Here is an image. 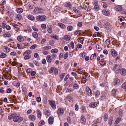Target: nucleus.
I'll use <instances>...</instances> for the list:
<instances>
[{"mask_svg": "<svg viewBox=\"0 0 126 126\" xmlns=\"http://www.w3.org/2000/svg\"><path fill=\"white\" fill-rule=\"evenodd\" d=\"M14 29L15 30H17L18 28V26L16 24L14 25Z\"/></svg>", "mask_w": 126, "mask_h": 126, "instance_id": "nucleus-53", "label": "nucleus"}, {"mask_svg": "<svg viewBox=\"0 0 126 126\" xmlns=\"http://www.w3.org/2000/svg\"><path fill=\"white\" fill-rule=\"evenodd\" d=\"M2 26H3V28H5V27L6 26H7L5 23V22L4 21H3L2 22Z\"/></svg>", "mask_w": 126, "mask_h": 126, "instance_id": "nucleus-55", "label": "nucleus"}, {"mask_svg": "<svg viewBox=\"0 0 126 126\" xmlns=\"http://www.w3.org/2000/svg\"><path fill=\"white\" fill-rule=\"evenodd\" d=\"M37 113L38 117L39 118H40L41 117V112L39 109L37 110Z\"/></svg>", "mask_w": 126, "mask_h": 126, "instance_id": "nucleus-16", "label": "nucleus"}, {"mask_svg": "<svg viewBox=\"0 0 126 126\" xmlns=\"http://www.w3.org/2000/svg\"><path fill=\"white\" fill-rule=\"evenodd\" d=\"M36 18L37 21H42L45 20L47 18V17L45 15H42L37 16Z\"/></svg>", "mask_w": 126, "mask_h": 126, "instance_id": "nucleus-1", "label": "nucleus"}, {"mask_svg": "<svg viewBox=\"0 0 126 126\" xmlns=\"http://www.w3.org/2000/svg\"><path fill=\"white\" fill-rule=\"evenodd\" d=\"M65 6L66 7L71 8L72 7V4L71 3L69 2L65 5Z\"/></svg>", "mask_w": 126, "mask_h": 126, "instance_id": "nucleus-25", "label": "nucleus"}, {"mask_svg": "<svg viewBox=\"0 0 126 126\" xmlns=\"http://www.w3.org/2000/svg\"><path fill=\"white\" fill-rule=\"evenodd\" d=\"M51 56V57L53 59H54L57 57V56L56 54H52Z\"/></svg>", "mask_w": 126, "mask_h": 126, "instance_id": "nucleus-62", "label": "nucleus"}, {"mask_svg": "<svg viewBox=\"0 0 126 126\" xmlns=\"http://www.w3.org/2000/svg\"><path fill=\"white\" fill-rule=\"evenodd\" d=\"M73 28L72 26H70L67 27V30L68 31H72Z\"/></svg>", "mask_w": 126, "mask_h": 126, "instance_id": "nucleus-38", "label": "nucleus"}, {"mask_svg": "<svg viewBox=\"0 0 126 126\" xmlns=\"http://www.w3.org/2000/svg\"><path fill=\"white\" fill-rule=\"evenodd\" d=\"M64 113V111L61 108H59L57 111V114L58 116H60L63 114Z\"/></svg>", "mask_w": 126, "mask_h": 126, "instance_id": "nucleus-10", "label": "nucleus"}, {"mask_svg": "<svg viewBox=\"0 0 126 126\" xmlns=\"http://www.w3.org/2000/svg\"><path fill=\"white\" fill-rule=\"evenodd\" d=\"M16 10L17 13H21L23 11L22 8H17Z\"/></svg>", "mask_w": 126, "mask_h": 126, "instance_id": "nucleus-34", "label": "nucleus"}, {"mask_svg": "<svg viewBox=\"0 0 126 126\" xmlns=\"http://www.w3.org/2000/svg\"><path fill=\"white\" fill-rule=\"evenodd\" d=\"M104 119L105 121H107L108 118V115L107 114H105L104 116Z\"/></svg>", "mask_w": 126, "mask_h": 126, "instance_id": "nucleus-35", "label": "nucleus"}, {"mask_svg": "<svg viewBox=\"0 0 126 126\" xmlns=\"http://www.w3.org/2000/svg\"><path fill=\"white\" fill-rule=\"evenodd\" d=\"M32 36L34 38H37L38 36V35L37 32H34L32 33Z\"/></svg>", "mask_w": 126, "mask_h": 126, "instance_id": "nucleus-27", "label": "nucleus"}, {"mask_svg": "<svg viewBox=\"0 0 126 126\" xmlns=\"http://www.w3.org/2000/svg\"><path fill=\"white\" fill-rule=\"evenodd\" d=\"M43 53L44 55H47L48 53V52L47 51H45L43 50L42 52Z\"/></svg>", "mask_w": 126, "mask_h": 126, "instance_id": "nucleus-52", "label": "nucleus"}, {"mask_svg": "<svg viewBox=\"0 0 126 126\" xmlns=\"http://www.w3.org/2000/svg\"><path fill=\"white\" fill-rule=\"evenodd\" d=\"M82 124L85 125L86 122V120L85 117L83 116H81V117Z\"/></svg>", "mask_w": 126, "mask_h": 126, "instance_id": "nucleus-12", "label": "nucleus"}, {"mask_svg": "<svg viewBox=\"0 0 126 126\" xmlns=\"http://www.w3.org/2000/svg\"><path fill=\"white\" fill-rule=\"evenodd\" d=\"M13 11L9 10L8 9L7 10H6L7 14L10 17H12L13 16Z\"/></svg>", "mask_w": 126, "mask_h": 126, "instance_id": "nucleus-7", "label": "nucleus"}, {"mask_svg": "<svg viewBox=\"0 0 126 126\" xmlns=\"http://www.w3.org/2000/svg\"><path fill=\"white\" fill-rule=\"evenodd\" d=\"M119 113L120 116H122V110L121 109H120L119 110Z\"/></svg>", "mask_w": 126, "mask_h": 126, "instance_id": "nucleus-63", "label": "nucleus"}, {"mask_svg": "<svg viewBox=\"0 0 126 126\" xmlns=\"http://www.w3.org/2000/svg\"><path fill=\"white\" fill-rule=\"evenodd\" d=\"M44 113L46 115L49 116L50 115V113L49 110H45Z\"/></svg>", "mask_w": 126, "mask_h": 126, "instance_id": "nucleus-32", "label": "nucleus"}, {"mask_svg": "<svg viewBox=\"0 0 126 126\" xmlns=\"http://www.w3.org/2000/svg\"><path fill=\"white\" fill-rule=\"evenodd\" d=\"M83 69L78 68L77 70V72L78 73L80 74H81L83 72Z\"/></svg>", "mask_w": 126, "mask_h": 126, "instance_id": "nucleus-29", "label": "nucleus"}, {"mask_svg": "<svg viewBox=\"0 0 126 126\" xmlns=\"http://www.w3.org/2000/svg\"><path fill=\"white\" fill-rule=\"evenodd\" d=\"M51 47L50 46H45L42 48V49L43 50H49L51 49Z\"/></svg>", "mask_w": 126, "mask_h": 126, "instance_id": "nucleus-22", "label": "nucleus"}, {"mask_svg": "<svg viewBox=\"0 0 126 126\" xmlns=\"http://www.w3.org/2000/svg\"><path fill=\"white\" fill-rule=\"evenodd\" d=\"M47 31L48 33H51L52 32V30L51 27H48L47 28Z\"/></svg>", "mask_w": 126, "mask_h": 126, "instance_id": "nucleus-54", "label": "nucleus"}, {"mask_svg": "<svg viewBox=\"0 0 126 126\" xmlns=\"http://www.w3.org/2000/svg\"><path fill=\"white\" fill-rule=\"evenodd\" d=\"M31 51L30 50L26 51L24 53V55L25 56L24 59L25 60L29 59L31 57V55H30Z\"/></svg>", "mask_w": 126, "mask_h": 126, "instance_id": "nucleus-2", "label": "nucleus"}, {"mask_svg": "<svg viewBox=\"0 0 126 126\" xmlns=\"http://www.w3.org/2000/svg\"><path fill=\"white\" fill-rule=\"evenodd\" d=\"M47 62L49 63H51L52 60L51 56L49 55H48L46 57Z\"/></svg>", "mask_w": 126, "mask_h": 126, "instance_id": "nucleus-14", "label": "nucleus"}, {"mask_svg": "<svg viewBox=\"0 0 126 126\" xmlns=\"http://www.w3.org/2000/svg\"><path fill=\"white\" fill-rule=\"evenodd\" d=\"M51 37L52 38H55L56 39H57V40H58V37L57 36H56V35H55L53 34L51 36Z\"/></svg>", "mask_w": 126, "mask_h": 126, "instance_id": "nucleus-40", "label": "nucleus"}, {"mask_svg": "<svg viewBox=\"0 0 126 126\" xmlns=\"http://www.w3.org/2000/svg\"><path fill=\"white\" fill-rule=\"evenodd\" d=\"M100 95V92L98 91H97L96 93L95 94V97L96 98H98L99 96Z\"/></svg>", "mask_w": 126, "mask_h": 126, "instance_id": "nucleus-36", "label": "nucleus"}, {"mask_svg": "<svg viewBox=\"0 0 126 126\" xmlns=\"http://www.w3.org/2000/svg\"><path fill=\"white\" fill-rule=\"evenodd\" d=\"M117 91V90L116 89H114L112 91V94H114L116 93Z\"/></svg>", "mask_w": 126, "mask_h": 126, "instance_id": "nucleus-44", "label": "nucleus"}, {"mask_svg": "<svg viewBox=\"0 0 126 126\" xmlns=\"http://www.w3.org/2000/svg\"><path fill=\"white\" fill-rule=\"evenodd\" d=\"M86 94L88 95H91V91L89 88L87 87L86 89Z\"/></svg>", "mask_w": 126, "mask_h": 126, "instance_id": "nucleus-13", "label": "nucleus"}, {"mask_svg": "<svg viewBox=\"0 0 126 126\" xmlns=\"http://www.w3.org/2000/svg\"><path fill=\"white\" fill-rule=\"evenodd\" d=\"M54 118L52 116H50L49 118L48 122L51 125L52 124L54 121Z\"/></svg>", "mask_w": 126, "mask_h": 126, "instance_id": "nucleus-6", "label": "nucleus"}, {"mask_svg": "<svg viewBox=\"0 0 126 126\" xmlns=\"http://www.w3.org/2000/svg\"><path fill=\"white\" fill-rule=\"evenodd\" d=\"M112 118L110 117L109 118V119L108 121L109 124H110V125H111L112 124Z\"/></svg>", "mask_w": 126, "mask_h": 126, "instance_id": "nucleus-37", "label": "nucleus"}, {"mask_svg": "<svg viewBox=\"0 0 126 126\" xmlns=\"http://www.w3.org/2000/svg\"><path fill=\"white\" fill-rule=\"evenodd\" d=\"M96 47L97 50L98 51H100L101 50V48L97 44L96 45Z\"/></svg>", "mask_w": 126, "mask_h": 126, "instance_id": "nucleus-39", "label": "nucleus"}, {"mask_svg": "<svg viewBox=\"0 0 126 126\" xmlns=\"http://www.w3.org/2000/svg\"><path fill=\"white\" fill-rule=\"evenodd\" d=\"M71 38L70 36L69 35H65L64 38V40L66 41L69 40Z\"/></svg>", "mask_w": 126, "mask_h": 126, "instance_id": "nucleus-26", "label": "nucleus"}, {"mask_svg": "<svg viewBox=\"0 0 126 126\" xmlns=\"http://www.w3.org/2000/svg\"><path fill=\"white\" fill-rule=\"evenodd\" d=\"M83 76H82V78H83V79H84L83 80L85 81H86V79L87 77V75H83Z\"/></svg>", "mask_w": 126, "mask_h": 126, "instance_id": "nucleus-57", "label": "nucleus"}, {"mask_svg": "<svg viewBox=\"0 0 126 126\" xmlns=\"http://www.w3.org/2000/svg\"><path fill=\"white\" fill-rule=\"evenodd\" d=\"M110 52L112 55L113 57H115L117 55V52L114 49H111Z\"/></svg>", "mask_w": 126, "mask_h": 126, "instance_id": "nucleus-8", "label": "nucleus"}, {"mask_svg": "<svg viewBox=\"0 0 126 126\" xmlns=\"http://www.w3.org/2000/svg\"><path fill=\"white\" fill-rule=\"evenodd\" d=\"M49 102L52 108L53 109H55L56 107L55 101L52 100H49Z\"/></svg>", "mask_w": 126, "mask_h": 126, "instance_id": "nucleus-4", "label": "nucleus"}, {"mask_svg": "<svg viewBox=\"0 0 126 126\" xmlns=\"http://www.w3.org/2000/svg\"><path fill=\"white\" fill-rule=\"evenodd\" d=\"M68 56V53L66 52L64 55V59H66L67 58Z\"/></svg>", "mask_w": 126, "mask_h": 126, "instance_id": "nucleus-46", "label": "nucleus"}, {"mask_svg": "<svg viewBox=\"0 0 126 126\" xmlns=\"http://www.w3.org/2000/svg\"><path fill=\"white\" fill-rule=\"evenodd\" d=\"M15 113H13L9 115L8 117V119L9 120H11L13 118L14 116V115H15Z\"/></svg>", "mask_w": 126, "mask_h": 126, "instance_id": "nucleus-30", "label": "nucleus"}, {"mask_svg": "<svg viewBox=\"0 0 126 126\" xmlns=\"http://www.w3.org/2000/svg\"><path fill=\"white\" fill-rule=\"evenodd\" d=\"M121 12L122 14H124L126 15V9L123 10L122 9L121 11Z\"/></svg>", "mask_w": 126, "mask_h": 126, "instance_id": "nucleus-50", "label": "nucleus"}, {"mask_svg": "<svg viewBox=\"0 0 126 126\" xmlns=\"http://www.w3.org/2000/svg\"><path fill=\"white\" fill-rule=\"evenodd\" d=\"M10 54L12 56H16V53L15 51L12 52L10 53Z\"/></svg>", "mask_w": 126, "mask_h": 126, "instance_id": "nucleus-58", "label": "nucleus"}, {"mask_svg": "<svg viewBox=\"0 0 126 126\" xmlns=\"http://www.w3.org/2000/svg\"><path fill=\"white\" fill-rule=\"evenodd\" d=\"M17 40L19 42H21L23 40V38L21 36H19L17 37Z\"/></svg>", "mask_w": 126, "mask_h": 126, "instance_id": "nucleus-23", "label": "nucleus"}, {"mask_svg": "<svg viewBox=\"0 0 126 126\" xmlns=\"http://www.w3.org/2000/svg\"><path fill=\"white\" fill-rule=\"evenodd\" d=\"M44 10L42 8H35L34 12L36 13H42L43 12Z\"/></svg>", "mask_w": 126, "mask_h": 126, "instance_id": "nucleus-5", "label": "nucleus"}, {"mask_svg": "<svg viewBox=\"0 0 126 126\" xmlns=\"http://www.w3.org/2000/svg\"><path fill=\"white\" fill-rule=\"evenodd\" d=\"M102 14L104 15L109 16L110 13L109 11L107 10H104L102 11Z\"/></svg>", "mask_w": 126, "mask_h": 126, "instance_id": "nucleus-9", "label": "nucleus"}, {"mask_svg": "<svg viewBox=\"0 0 126 126\" xmlns=\"http://www.w3.org/2000/svg\"><path fill=\"white\" fill-rule=\"evenodd\" d=\"M7 55L6 54L4 53H2L0 54V57L1 58H4Z\"/></svg>", "mask_w": 126, "mask_h": 126, "instance_id": "nucleus-31", "label": "nucleus"}, {"mask_svg": "<svg viewBox=\"0 0 126 126\" xmlns=\"http://www.w3.org/2000/svg\"><path fill=\"white\" fill-rule=\"evenodd\" d=\"M106 25V26L105 27L108 30H109L110 29V24H109L108 23H106L105 24Z\"/></svg>", "mask_w": 126, "mask_h": 126, "instance_id": "nucleus-59", "label": "nucleus"}, {"mask_svg": "<svg viewBox=\"0 0 126 126\" xmlns=\"http://www.w3.org/2000/svg\"><path fill=\"white\" fill-rule=\"evenodd\" d=\"M37 45H34L31 47L30 48L31 49H34L36 47H37Z\"/></svg>", "mask_w": 126, "mask_h": 126, "instance_id": "nucleus-47", "label": "nucleus"}, {"mask_svg": "<svg viewBox=\"0 0 126 126\" xmlns=\"http://www.w3.org/2000/svg\"><path fill=\"white\" fill-rule=\"evenodd\" d=\"M71 46L72 48L73 49L74 48V43L73 42H71L70 43Z\"/></svg>", "mask_w": 126, "mask_h": 126, "instance_id": "nucleus-60", "label": "nucleus"}, {"mask_svg": "<svg viewBox=\"0 0 126 126\" xmlns=\"http://www.w3.org/2000/svg\"><path fill=\"white\" fill-rule=\"evenodd\" d=\"M65 75V73H62L61 74L60 76V77L61 80L63 79Z\"/></svg>", "mask_w": 126, "mask_h": 126, "instance_id": "nucleus-42", "label": "nucleus"}, {"mask_svg": "<svg viewBox=\"0 0 126 126\" xmlns=\"http://www.w3.org/2000/svg\"><path fill=\"white\" fill-rule=\"evenodd\" d=\"M73 88L74 89H77L78 88V86L77 83H75L73 85Z\"/></svg>", "mask_w": 126, "mask_h": 126, "instance_id": "nucleus-49", "label": "nucleus"}, {"mask_svg": "<svg viewBox=\"0 0 126 126\" xmlns=\"http://www.w3.org/2000/svg\"><path fill=\"white\" fill-rule=\"evenodd\" d=\"M58 50L56 48L52 49L51 51V52L52 54H54L57 53L58 52Z\"/></svg>", "mask_w": 126, "mask_h": 126, "instance_id": "nucleus-20", "label": "nucleus"}, {"mask_svg": "<svg viewBox=\"0 0 126 126\" xmlns=\"http://www.w3.org/2000/svg\"><path fill=\"white\" fill-rule=\"evenodd\" d=\"M23 120V118L22 117H19L18 116H17V115L15 113V115L13 118V121L15 122L18 121L19 122H21Z\"/></svg>", "mask_w": 126, "mask_h": 126, "instance_id": "nucleus-3", "label": "nucleus"}, {"mask_svg": "<svg viewBox=\"0 0 126 126\" xmlns=\"http://www.w3.org/2000/svg\"><path fill=\"white\" fill-rule=\"evenodd\" d=\"M121 119L120 118H117V120L115 121V123L116 124H118L119 123V121H120Z\"/></svg>", "mask_w": 126, "mask_h": 126, "instance_id": "nucleus-56", "label": "nucleus"}, {"mask_svg": "<svg viewBox=\"0 0 126 126\" xmlns=\"http://www.w3.org/2000/svg\"><path fill=\"white\" fill-rule=\"evenodd\" d=\"M96 53H94L93 54H92L91 56L90 57V59L91 60H92L94 58V56H96Z\"/></svg>", "mask_w": 126, "mask_h": 126, "instance_id": "nucleus-51", "label": "nucleus"}, {"mask_svg": "<svg viewBox=\"0 0 126 126\" xmlns=\"http://www.w3.org/2000/svg\"><path fill=\"white\" fill-rule=\"evenodd\" d=\"M99 63L102 65H104L105 64V61H99Z\"/></svg>", "mask_w": 126, "mask_h": 126, "instance_id": "nucleus-41", "label": "nucleus"}, {"mask_svg": "<svg viewBox=\"0 0 126 126\" xmlns=\"http://www.w3.org/2000/svg\"><path fill=\"white\" fill-rule=\"evenodd\" d=\"M21 16L20 14H18L16 16V17L17 18L18 20H19L21 18Z\"/></svg>", "mask_w": 126, "mask_h": 126, "instance_id": "nucleus-45", "label": "nucleus"}, {"mask_svg": "<svg viewBox=\"0 0 126 126\" xmlns=\"http://www.w3.org/2000/svg\"><path fill=\"white\" fill-rule=\"evenodd\" d=\"M54 70V67H52L49 70V72L50 73H52Z\"/></svg>", "mask_w": 126, "mask_h": 126, "instance_id": "nucleus-64", "label": "nucleus"}, {"mask_svg": "<svg viewBox=\"0 0 126 126\" xmlns=\"http://www.w3.org/2000/svg\"><path fill=\"white\" fill-rule=\"evenodd\" d=\"M10 34L8 32H6L4 34V36L5 37H9L11 36Z\"/></svg>", "mask_w": 126, "mask_h": 126, "instance_id": "nucleus-43", "label": "nucleus"}, {"mask_svg": "<svg viewBox=\"0 0 126 126\" xmlns=\"http://www.w3.org/2000/svg\"><path fill=\"white\" fill-rule=\"evenodd\" d=\"M3 51L5 52H9L10 50V48L7 47H4L3 48Z\"/></svg>", "mask_w": 126, "mask_h": 126, "instance_id": "nucleus-17", "label": "nucleus"}, {"mask_svg": "<svg viewBox=\"0 0 126 126\" xmlns=\"http://www.w3.org/2000/svg\"><path fill=\"white\" fill-rule=\"evenodd\" d=\"M58 25L62 29H65L66 28L65 26L62 23H59L58 24Z\"/></svg>", "mask_w": 126, "mask_h": 126, "instance_id": "nucleus-21", "label": "nucleus"}, {"mask_svg": "<svg viewBox=\"0 0 126 126\" xmlns=\"http://www.w3.org/2000/svg\"><path fill=\"white\" fill-rule=\"evenodd\" d=\"M28 17L29 19L32 20H33L35 19L34 17L33 16L31 15H29Z\"/></svg>", "mask_w": 126, "mask_h": 126, "instance_id": "nucleus-28", "label": "nucleus"}, {"mask_svg": "<svg viewBox=\"0 0 126 126\" xmlns=\"http://www.w3.org/2000/svg\"><path fill=\"white\" fill-rule=\"evenodd\" d=\"M33 63L37 66H39V63L35 61H33Z\"/></svg>", "mask_w": 126, "mask_h": 126, "instance_id": "nucleus-61", "label": "nucleus"}, {"mask_svg": "<svg viewBox=\"0 0 126 126\" xmlns=\"http://www.w3.org/2000/svg\"><path fill=\"white\" fill-rule=\"evenodd\" d=\"M82 110L83 112L85 113L86 111V108L85 107V106H82Z\"/></svg>", "mask_w": 126, "mask_h": 126, "instance_id": "nucleus-48", "label": "nucleus"}, {"mask_svg": "<svg viewBox=\"0 0 126 126\" xmlns=\"http://www.w3.org/2000/svg\"><path fill=\"white\" fill-rule=\"evenodd\" d=\"M97 105L96 103L94 102H93L91 103L89 105V107L90 108H94Z\"/></svg>", "mask_w": 126, "mask_h": 126, "instance_id": "nucleus-11", "label": "nucleus"}, {"mask_svg": "<svg viewBox=\"0 0 126 126\" xmlns=\"http://www.w3.org/2000/svg\"><path fill=\"white\" fill-rule=\"evenodd\" d=\"M29 118L31 119L32 121H34L35 120L36 117L34 115H31L29 116Z\"/></svg>", "mask_w": 126, "mask_h": 126, "instance_id": "nucleus-18", "label": "nucleus"}, {"mask_svg": "<svg viewBox=\"0 0 126 126\" xmlns=\"http://www.w3.org/2000/svg\"><path fill=\"white\" fill-rule=\"evenodd\" d=\"M121 74L122 75H125L126 74V70L125 69H122L120 71Z\"/></svg>", "mask_w": 126, "mask_h": 126, "instance_id": "nucleus-15", "label": "nucleus"}, {"mask_svg": "<svg viewBox=\"0 0 126 126\" xmlns=\"http://www.w3.org/2000/svg\"><path fill=\"white\" fill-rule=\"evenodd\" d=\"M120 81L119 79H115L113 81V84L114 85L116 84H118L119 83Z\"/></svg>", "mask_w": 126, "mask_h": 126, "instance_id": "nucleus-19", "label": "nucleus"}, {"mask_svg": "<svg viewBox=\"0 0 126 126\" xmlns=\"http://www.w3.org/2000/svg\"><path fill=\"white\" fill-rule=\"evenodd\" d=\"M110 39H107L105 41V45L106 46H108L110 44Z\"/></svg>", "mask_w": 126, "mask_h": 126, "instance_id": "nucleus-33", "label": "nucleus"}, {"mask_svg": "<svg viewBox=\"0 0 126 126\" xmlns=\"http://www.w3.org/2000/svg\"><path fill=\"white\" fill-rule=\"evenodd\" d=\"M98 2H97L96 1H94V8H98L99 7L98 5Z\"/></svg>", "mask_w": 126, "mask_h": 126, "instance_id": "nucleus-24", "label": "nucleus"}]
</instances>
